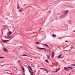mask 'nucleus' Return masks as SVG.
<instances>
[{
    "instance_id": "nucleus-27",
    "label": "nucleus",
    "mask_w": 75,
    "mask_h": 75,
    "mask_svg": "<svg viewBox=\"0 0 75 75\" xmlns=\"http://www.w3.org/2000/svg\"><path fill=\"white\" fill-rule=\"evenodd\" d=\"M28 69H29V72H31V70H30V69H29V68H28Z\"/></svg>"
},
{
    "instance_id": "nucleus-7",
    "label": "nucleus",
    "mask_w": 75,
    "mask_h": 75,
    "mask_svg": "<svg viewBox=\"0 0 75 75\" xmlns=\"http://www.w3.org/2000/svg\"><path fill=\"white\" fill-rule=\"evenodd\" d=\"M12 37V36H8V37H6V38H10L11 37Z\"/></svg>"
},
{
    "instance_id": "nucleus-13",
    "label": "nucleus",
    "mask_w": 75,
    "mask_h": 75,
    "mask_svg": "<svg viewBox=\"0 0 75 75\" xmlns=\"http://www.w3.org/2000/svg\"><path fill=\"white\" fill-rule=\"evenodd\" d=\"M67 68H70V69H73V68L71 67H67Z\"/></svg>"
},
{
    "instance_id": "nucleus-14",
    "label": "nucleus",
    "mask_w": 75,
    "mask_h": 75,
    "mask_svg": "<svg viewBox=\"0 0 75 75\" xmlns=\"http://www.w3.org/2000/svg\"><path fill=\"white\" fill-rule=\"evenodd\" d=\"M9 35H10V34H12V33H11V32H9Z\"/></svg>"
},
{
    "instance_id": "nucleus-11",
    "label": "nucleus",
    "mask_w": 75,
    "mask_h": 75,
    "mask_svg": "<svg viewBox=\"0 0 75 75\" xmlns=\"http://www.w3.org/2000/svg\"><path fill=\"white\" fill-rule=\"evenodd\" d=\"M52 36L53 37H56V36H57V35H52Z\"/></svg>"
},
{
    "instance_id": "nucleus-20",
    "label": "nucleus",
    "mask_w": 75,
    "mask_h": 75,
    "mask_svg": "<svg viewBox=\"0 0 75 75\" xmlns=\"http://www.w3.org/2000/svg\"><path fill=\"white\" fill-rule=\"evenodd\" d=\"M23 56H26V57H27V55L26 54H24L23 55Z\"/></svg>"
},
{
    "instance_id": "nucleus-4",
    "label": "nucleus",
    "mask_w": 75,
    "mask_h": 75,
    "mask_svg": "<svg viewBox=\"0 0 75 75\" xmlns=\"http://www.w3.org/2000/svg\"><path fill=\"white\" fill-rule=\"evenodd\" d=\"M37 48L39 50H45V48H40L38 47H37Z\"/></svg>"
},
{
    "instance_id": "nucleus-9",
    "label": "nucleus",
    "mask_w": 75,
    "mask_h": 75,
    "mask_svg": "<svg viewBox=\"0 0 75 75\" xmlns=\"http://www.w3.org/2000/svg\"><path fill=\"white\" fill-rule=\"evenodd\" d=\"M44 45L45 46H46V47H48V45L46 44H44Z\"/></svg>"
},
{
    "instance_id": "nucleus-8",
    "label": "nucleus",
    "mask_w": 75,
    "mask_h": 75,
    "mask_svg": "<svg viewBox=\"0 0 75 75\" xmlns=\"http://www.w3.org/2000/svg\"><path fill=\"white\" fill-rule=\"evenodd\" d=\"M8 41V40H3V42H7Z\"/></svg>"
},
{
    "instance_id": "nucleus-33",
    "label": "nucleus",
    "mask_w": 75,
    "mask_h": 75,
    "mask_svg": "<svg viewBox=\"0 0 75 75\" xmlns=\"http://www.w3.org/2000/svg\"><path fill=\"white\" fill-rule=\"evenodd\" d=\"M70 74H71L70 73L69 75H70Z\"/></svg>"
},
{
    "instance_id": "nucleus-26",
    "label": "nucleus",
    "mask_w": 75,
    "mask_h": 75,
    "mask_svg": "<svg viewBox=\"0 0 75 75\" xmlns=\"http://www.w3.org/2000/svg\"><path fill=\"white\" fill-rule=\"evenodd\" d=\"M52 57H54V54H52Z\"/></svg>"
},
{
    "instance_id": "nucleus-18",
    "label": "nucleus",
    "mask_w": 75,
    "mask_h": 75,
    "mask_svg": "<svg viewBox=\"0 0 75 75\" xmlns=\"http://www.w3.org/2000/svg\"><path fill=\"white\" fill-rule=\"evenodd\" d=\"M45 61H46V62H47V63H48V60H45Z\"/></svg>"
},
{
    "instance_id": "nucleus-28",
    "label": "nucleus",
    "mask_w": 75,
    "mask_h": 75,
    "mask_svg": "<svg viewBox=\"0 0 75 75\" xmlns=\"http://www.w3.org/2000/svg\"><path fill=\"white\" fill-rule=\"evenodd\" d=\"M19 11H20V12H21V9H20L19 10Z\"/></svg>"
},
{
    "instance_id": "nucleus-22",
    "label": "nucleus",
    "mask_w": 75,
    "mask_h": 75,
    "mask_svg": "<svg viewBox=\"0 0 75 75\" xmlns=\"http://www.w3.org/2000/svg\"><path fill=\"white\" fill-rule=\"evenodd\" d=\"M47 58L48 59H50V56H47Z\"/></svg>"
},
{
    "instance_id": "nucleus-16",
    "label": "nucleus",
    "mask_w": 75,
    "mask_h": 75,
    "mask_svg": "<svg viewBox=\"0 0 75 75\" xmlns=\"http://www.w3.org/2000/svg\"><path fill=\"white\" fill-rule=\"evenodd\" d=\"M29 67V68L30 69H32L31 68V67H30V66H28Z\"/></svg>"
},
{
    "instance_id": "nucleus-30",
    "label": "nucleus",
    "mask_w": 75,
    "mask_h": 75,
    "mask_svg": "<svg viewBox=\"0 0 75 75\" xmlns=\"http://www.w3.org/2000/svg\"><path fill=\"white\" fill-rule=\"evenodd\" d=\"M65 42H68V41L66 40V41H65Z\"/></svg>"
},
{
    "instance_id": "nucleus-31",
    "label": "nucleus",
    "mask_w": 75,
    "mask_h": 75,
    "mask_svg": "<svg viewBox=\"0 0 75 75\" xmlns=\"http://www.w3.org/2000/svg\"><path fill=\"white\" fill-rule=\"evenodd\" d=\"M30 59V60H31V61H32V59Z\"/></svg>"
},
{
    "instance_id": "nucleus-12",
    "label": "nucleus",
    "mask_w": 75,
    "mask_h": 75,
    "mask_svg": "<svg viewBox=\"0 0 75 75\" xmlns=\"http://www.w3.org/2000/svg\"><path fill=\"white\" fill-rule=\"evenodd\" d=\"M62 55H59V56H58V58H61V56Z\"/></svg>"
},
{
    "instance_id": "nucleus-19",
    "label": "nucleus",
    "mask_w": 75,
    "mask_h": 75,
    "mask_svg": "<svg viewBox=\"0 0 75 75\" xmlns=\"http://www.w3.org/2000/svg\"><path fill=\"white\" fill-rule=\"evenodd\" d=\"M0 58H1V59H2V58H4V57H0Z\"/></svg>"
},
{
    "instance_id": "nucleus-10",
    "label": "nucleus",
    "mask_w": 75,
    "mask_h": 75,
    "mask_svg": "<svg viewBox=\"0 0 75 75\" xmlns=\"http://www.w3.org/2000/svg\"><path fill=\"white\" fill-rule=\"evenodd\" d=\"M40 69H44L45 71H47L46 70V69H44L43 68H41Z\"/></svg>"
},
{
    "instance_id": "nucleus-25",
    "label": "nucleus",
    "mask_w": 75,
    "mask_h": 75,
    "mask_svg": "<svg viewBox=\"0 0 75 75\" xmlns=\"http://www.w3.org/2000/svg\"><path fill=\"white\" fill-rule=\"evenodd\" d=\"M52 55H54V52H53L52 53Z\"/></svg>"
},
{
    "instance_id": "nucleus-15",
    "label": "nucleus",
    "mask_w": 75,
    "mask_h": 75,
    "mask_svg": "<svg viewBox=\"0 0 75 75\" xmlns=\"http://www.w3.org/2000/svg\"><path fill=\"white\" fill-rule=\"evenodd\" d=\"M20 8V7L18 6H17V9H19Z\"/></svg>"
},
{
    "instance_id": "nucleus-32",
    "label": "nucleus",
    "mask_w": 75,
    "mask_h": 75,
    "mask_svg": "<svg viewBox=\"0 0 75 75\" xmlns=\"http://www.w3.org/2000/svg\"><path fill=\"white\" fill-rule=\"evenodd\" d=\"M32 71H33V70H32V69H30Z\"/></svg>"
},
{
    "instance_id": "nucleus-21",
    "label": "nucleus",
    "mask_w": 75,
    "mask_h": 75,
    "mask_svg": "<svg viewBox=\"0 0 75 75\" xmlns=\"http://www.w3.org/2000/svg\"><path fill=\"white\" fill-rule=\"evenodd\" d=\"M31 75H34V74L33 72H32V74H31Z\"/></svg>"
},
{
    "instance_id": "nucleus-17",
    "label": "nucleus",
    "mask_w": 75,
    "mask_h": 75,
    "mask_svg": "<svg viewBox=\"0 0 75 75\" xmlns=\"http://www.w3.org/2000/svg\"><path fill=\"white\" fill-rule=\"evenodd\" d=\"M36 44H39V42H35Z\"/></svg>"
},
{
    "instance_id": "nucleus-24",
    "label": "nucleus",
    "mask_w": 75,
    "mask_h": 75,
    "mask_svg": "<svg viewBox=\"0 0 75 75\" xmlns=\"http://www.w3.org/2000/svg\"><path fill=\"white\" fill-rule=\"evenodd\" d=\"M71 65L75 66V64H71Z\"/></svg>"
},
{
    "instance_id": "nucleus-1",
    "label": "nucleus",
    "mask_w": 75,
    "mask_h": 75,
    "mask_svg": "<svg viewBox=\"0 0 75 75\" xmlns=\"http://www.w3.org/2000/svg\"><path fill=\"white\" fill-rule=\"evenodd\" d=\"M3 50L5 51V52H7V53H8V50H7L6 48L4 47L3 48Z\"/></svg>"
},
{
    "instance_id": "nucleus-23",
    "label": "nucleus",
    "mask_w": 75,
    "mask_h": 75,
    "mask_svg": "<svg viewBox=\"0 0 75 75\" xmlns=\"http://www.w3.org/2000/svg\"><path fill=\"white\" fill-rule=\"evenodd\" d=\"M46 71L47 73H48V71H47V69H46V71Z\"/></svg>"
},
{
    "instance_id": "nucleus-2",
    "label": "nucleus",
    "mask_w": 75,
    "mask_h": 75,
    "mask_svg": "<svg viewBox=\"0 0 75 75\" xmlns=\"http://www.w3.org/2000/svg\"><path fill=\"white\" fill-rule=\"evenodd\" d=\"M64 70L66 71H69V69H68V68H67V67H64Z\"/></svg>"
},
{
    "instance_id": "nucleus-6",
    "label": "nucleus",
    "mask_w": 75,
    "mask_h": 75,
    "mask_svg": "<svg viewBox=\"0 0 75 75\" xmlns=\"http://www.w3.org/2000/svg\"><path fill=\"white\" fill-rule=\"evenodd\" d=\"M60 70V69H57L55 71V72H57L58 71H59Z\"/></svg>"
},
{
    "instance_id": "nucleus-3",
    "label": "nucleus",
    "mask_w": 75,
    "mask_h": 75,
    "mask_svg": "<svg viewBox=\"0 0 75 75\" xmlns=\"http://www.w3.org/2000/svg\"><path fill=\"white\" fill-rule=\"evenodd\" d=\"M69 11H66L64 12L65 14H67L68 13Z\"/></svg>"
},
{
    "instance_id": "nucleus-5",
    "label": "nucleus",
    "mask_w": 75,
    "mask_h": 75,
    "mask_svg": "<svg viewBox=\"0 0 75 75\" xmlns=\"http://www.w3.org/2000/svg\"><path fill=\"white\" fill-rule=\"evenodd\" d=\"M22 69L23 72H25V70H24V68L23 67H22Z\"/></svg>"
},
{
    "instance_id": "nucleus-29",
    "label": "nucleus",
    "mask_w": 75,
    "mask_h": 75,
    "mask_svg": "<svg viewBox=\"0 0 75 75\" xmlns=\"http://www.w3.org/2000/svg\"><path fill=\"white\" fill-rule=\"evenodd\" d=\"M18 62H21L20 61L18 60Z\"/></svg>"
}]
</instances>
